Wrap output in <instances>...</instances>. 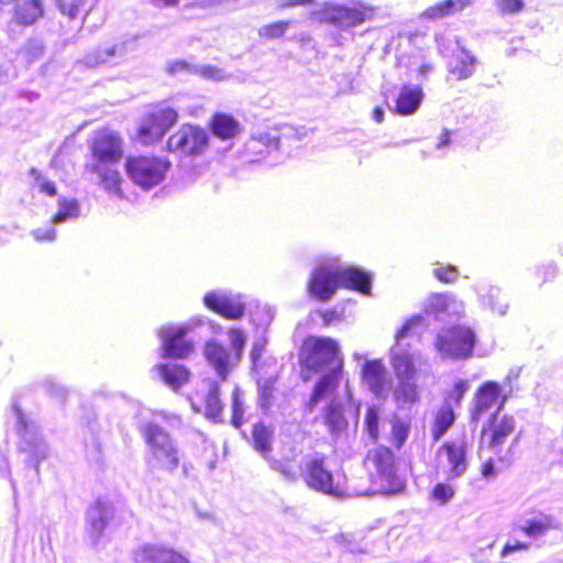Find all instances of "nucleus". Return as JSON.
Returning <instances> with one entry per match:
<instances>
[{
    "mask_svg": "<svg viewBox=\"0 0 563 563\" xmlns=\"http://www.w3.org/2000/svg\"><path fill=\"white\" fill-rule=\"evenodd\" d=\"M249 313L256 328L258 336L253 342L251 360L253 373L256 376L257 384V404L263 412H266L273 406L275 384L278 377L277 361L273 356H264L263 352L267 343L265 334L274 318L272 309L267 305H261L253 300L250 305Z\"/></svg>",
    "mask_w": 563,
    "mask_h": 563,
    "instance_id": "nucleus-1",
    "label": "nucleus"
},
{
    "mask_svg": "<svg viewBox=\"0 0 563 563\" xmlns=\"http://www.w3.org/2000/svg\"><path fill=\"white\" fill-rule=\"evenodd\" d=\"M340 287L369 295L372 275L360 267L341 263L338 257L321 261L311 273L309 294L321 301H328Z\"/></svg>",
    "mask_w": 563,
    "mask_h": 563,
    "instance_id": "nucleus-2",
    "label": "nucleus"
},
{
    "mask_svg": "<svg viewBox=\"0 0 563 563\" xmlns=\"http://www.w3.org/2000/svg\"><path fill=\"white\" fill-rule=\"evenodd\" d=\"M305 360L307 368L321 371L327 366L333 365L330 372L323 375L317 383L310 406H316L327 396L332 395L336 389L342 375V360L339 357L340 350L336 341L330 338H311L303 344Z\"/></svg>",
    "mask_w": 563,
    "mask_h": 563,
    "instance_id": "nucleus-3",
    "label": "nucleus"
},
{
    "mask_svg": "<svg viewBox=\"0 0 563 563\" xmlns=\"http://www.w3.org/2000/svg\"><path fill=\"white\" fill-rule=\"evenodd\" d=\"M499 411L492 416L488 427H484L481 437V449L487 446L504 467H509L514 462V448L518 439L511 440L510 444L504 449L507 440L515 432L516 420L512 416H499Z\"/></svg>",
    "mask_w": 563,
    "mask_h": 563,
    "instance_id": "nucleus-4",
    "label": "nucleus"
},
{
    "mask_svg": "<svg viewBox=\"0 0 563 563\" xmlns=\"http://www.w3.org/2000/svg\"><path fill=\"white\" fill-rule=\"evenodd\" d=\"M365 464L371 474L372 494H388L400 487L396 476L395 456L390 449L377 446L368 451Z\"/></svg>",
    "mask_w": 563,
    "mask_h": 563,
    "instance_id": "nucleus-5",
    "label": "nucleus"
},
{
    "mask_svg": "<svg viewBox=\"0 0 563 563\" xmlns=\"http://www.w3.org/2000/svg\"><path fill=\"white\" fill-rule=\"evenodd\" d=\"M468 446L465 437L445 441L435 453V474L451 482L462 477L468 470Z\"/></svg>",
    "mask_w": 563,
    "mask_h": 563,
    "instance_id": "nucleus-6",
    "label": "nucleus"
},
{
    "mask_svg": "<svg viewBox=\"0 0 563 563\" xmlns=\"http://www.w3.org/2000/svg\"><path fill=\"white\" fill-rule=\"evenodd\" d=\"M424 318L421 314L410 318L396 334V344L391 349L390 364L396 379H416V363L419 354L410 351L402 341L413 334V329L421 325Z\"/></svg>",
    "mask_w": 563,
    "mask_h": 563,
    "instance_id": "nucleus-7",
    "label": "nucleus"
},
{
    "mask_svg": "<svg viewBox=\"0 0 563 563\" xmlns=\"http://www.w3.org/2000/svg\"><path fill=\"white\" fill-rule=\"evenodd\" d=\"M305 135L292 125L257 129L249 137V162H260L279 148L283 140H300Z\"/></svg>",
    "mask_w": 563,
    "mask_h": 563,
    "instance_id": "nucleus-8",
    "label": "nucleus"
},
{
    "mask_svg": "<svg viewBox=\"0 0 563 563\" xmlns=\"http://www.w3.org/2000/svg\"><path fill=\"white\" fill-rule=\"evenodd\" d=\"M476 342L475 332L463 325L442 329L434 345L442 358L465 360L472 356Z\"/></svg>",
    "mask_w": 563,
    "mask_h": 563,
    "instance_id": "nucleus-9",
    "label": "nucleus"
},
{
    "mask_svg": "<svg viewBox=\"0 0 563 563\" xmlns=\"http://www.w3.org/2000/svg\"><path fill=\"white\" fill-rule=\"evenodd\" d=\"M146 443L157 464L173 473L179 465V452L169 434L159 426L148 423L143 427Z\"/></svg>",
    "mask_w": 563,
    "mask_h": 563,
    "instance_id": "nucleus-10",
    "label": "nucleus"
},
{
    "mask_svg": "<svg viewBox=\"0 0 563 563\" xmlns=\"http://www.w3.org/2000/svg\"><path fill=\"white\" fill-rule=\"evenodd\" d=\"M169 167V163L157 157H129L125 163L128 176L142 188L159 184Z\"/></svg>",
    "mask_w": 563,
    "mask_h": 563,
    "instance_id": "nucleus-11",
    "label": "nucleus"
},
{
    "mask_svg": "<svg viewBox=\"0 0 563 563\" xmlns=\"http://www.w3.org/2000/svg\"><path fill=\"white\" fill-rule=\"evenodd\" d=\"M300 475L310 488L332 496L340 495L339 488L333 485V475L327 468L322 454L306 455L301 462Z\"/></svg>",
    "mask_w": 563,
    "mask_h": 563,
    "instance_id": "nucleus-12",
    "label": "nucleus"
},
{
    "mask_svg": "<svg viewBox=\"0 0 563 563\" xmlns=\"http://www.w3.org/2000/svg\"><path fill=\"white\" fill-rule=\"evenodd\" d=\"M208 140L206 130L186 124L168 139L167 147L184 155H199L206 150Z\"/></svg>",
    "mask_w": 563,
    "mask_h": 563,
    "instance_id": "nucleus-13",
    "label": "nucleus"
},
{
    "mask_svg": "<svg viewBox=\"0 0 563 563\" xmlns=\"http://www.w3.org/2000/svg\"><path fill=\"white\" fill-rule=\"evenodd\" d=\"M176 110L165 107L148 114L139 128V139L143 144L154 143L176 123Z\"/></svg>",
    "mask_w": 563,
    "mask_h": 563,
    "instance_id": "nucleus-14",
    "label": "nucleus"
},
{
    "mask_svg": "<svg viewBox=\"0 0 563 563\" xmlns=\"http://www.w3.org/2000/svg\"><path fill=\"white\" fill-rule=\"evenodd\" d=\"M176 110L165 107L148 114L139 128V139L143 144L154 143L176 123Z\"/></svg>",
    "mask_w": 563,
    "mask_h": 563,
    "instance_id": "nucleus-15",
    "label": "nucleus"
},
{
    "mask_svg": "<svg viewBox=\"0 0 563 563\" xmlns=\"http://www.w3.org/2000/svg\"><path fill=\"white\" fill-rule=\"evenodd\" d=\"M362 384L378 399H386L391 391V379L380 360L366 361L362 366Z\"/></svg>",
    "mask_w": 563,
    "mask_h": 563,
    "instance_id": "nucleus-16",
    "label": "nucleus"
},
{
    "mask_svg": "<svg viewBox=\"0 0 563 563\" xmlns=\"http://www.w3.org/2000/svg\"><path fill=\"white\" fill-rule=\"evenodd\" d=\"M371 9L365 7L347 8L343 5H327L322 12V20L338 27H352L363 23L372 16Z\"/></svg>",
    "mask_w": 563,
    "mask_h": 563,
    "instance_id": "nucleus-17",
    "label": "nucleus"
},
{
    "mask_svg": "<svg viewBox=\"0 0 563 563\" xmlns=\"http://www.w3.org/2000/svg\"><path fill=\"white\" fill-rule=\"evenodd\" d=\"M189 328L186 325H164L159 330L164 356L184 358L192 352V343L185 339Z\"/></svg>",
    "mask_w": 563,
    "mask_h": 563,
    "instance_id": "nucleus-18",
    "label": "nucleus"
},
{
    "mask_svg": "<svg viewBox=\"0 0 563 563\" xmlns=\"http://www.w3.org/2000/svg\"><path fill=\"white\" fill-rule=\"evenodd\" d=\"M91 151L93 163L117 165L123 154L122 141L112 132H101L96 135Z\"/></svg>",
    "mask_w": 563,
    "mask_h": 563,
    "instance_id": "nucleus-19",
    "label": "nucleus"
},
{
    "mask_svg": "<svg viewBox=\"0 0 563 563\" xmlns=\"http://www.w3.org/2000/svg\"><path fill=\"white\" fill-rule=\"evenodd\" d=\"M463 311L464 307L461 301L445 295H432L424 305V313L441 322L460 318Z\"/></svg>",
    "mask_w": 563,
    "mask_h": 563,
    "instance_id": "nucleus-20",
    "label": "nucleus"
},
{
    "mask_svg": "<svg viewBox=\"0 0 563 563\" xmlns=\"http://www.w3.org/2000/svg\"><path fill=\"white\" fill-rule=\"evenodd\" d=\"M205 305L219 314L236 319L243 314L244 306L240 296H234L225 291H211L203 298Z\"/></svg>",
    "mask_w": 563,
    "mask_h": 563,
    "instance_id": "nucleus-21",
    "label": "nucleus"
},
{
    "mask_svg": "<svg viewBox=\"0 0 563 563\" xmlns=\"http://www.w3.org/2000/svg\"><path fill=\"white\" fill-rule=\"evenodd\" d=\"M114 516V507L108 500L98 499L87 511L88 532L96 543Z\"/></svg>",
    "mask_w": 563,
    "mask_h": 563,
    "instance_id": "nucleus-22",
    "label": "nucleus"
},
{
    "mask_svg": "<svg viewBox=\"0 0 563 563\" xmlns=\"http://www.w3.org/2000/svg\"><path fill=\"white\" fill-rule=\"evenodd\" d=\"M16 419L19 423V431L22 433L23 444L22 450L29 452L38 464L47 456L48 448L42 438L34 431L30 430L23 413L16 409ZM37 467V465H35Z\"/></svg>",
    "mask_w": 563,
    "mask_h": 563,
    "instance_id": "nucleus-23",
    "label": "nucleus"
},
{
    "mask_svg": "<svg viewBox=\"0 0 563 563\" xmlns=\"http://www.w3.org/2000/svg\"><path fill=\"white\" fill-rule=\"evenodd\" d=\"M503 389L500 385L495 382L484 383L475 395L474 408L472 410V420L478 421L483 413H485L497 401L498 398L503 399Z\"/></svg>",
    "mask_w": 563,
    "mask_h": 563,
    "instance_id": "nucleus-24",
    "label": "nucleus"
},
{
    "mask_svg": "<svg viewBox=\"0 0 563 563\" xmlns=\"http://www.w3.org/2000/svg\"><path fill=\"white\" fill-rule=\"evenodd\" d=\"M136 563H189L181 554L173 550L144 545L135 553Z\"/></svg>",
    "mask_w": 563,
    "mask_h": 563,
    "instance_id": "nucleus-25",
    "label": "nucleus"
},
{
    "mask_svg": "<svg viewBox=\"0 0 563 563\" xmlns=\"http://www.w3.org/2000/svg\"><path fill=\"white\" fill-rule=\"evenodd\" d=\"M393 399L399 409H410L420 399L416 379H396L391 385Z\"/></svg>",
    "mask_w": 563,
    "mask_h": 563,
    "instance_id": "nucleus-26",
    "label": "nucleus"
},
{
    "mask_svg": "<svg viewBox=\"0 0 563 563\" xmlns=\"http://www.w3.org/2000/svg\"><path fill=\"white\" fill-rule=\"evenodd\" d=\"M473 0H443L427 8L420 15L421 19L437 21L454 13L461 12L471 5Z\"/></svg>",
    "mask_w": 563,
    "mask_h": 563,
    "instance_id": "nucleus-27",
    "label": "nucleus"
},
{
    "mask_svg": "<svg viewBox=\"0 0 563 563\" xmlns=\"http://www.w3.org/2000/svg\"><path fill=\"white\" fill-rule=\"evenodd\" d=\"M423 99V91L419 86L405 85L400 89L396 110L401 115H409L415 113L421 104Z\"/></svg>",
    "mask_w": 563,
    "mask_h": 563,
    "instance_id": "nucleus-28",
    "label": "nucleus"
},
{
    "mask_svg": "<svg viewBox=\"0 0 563 563\" xmlns=\"http://www.w3.org/2000/svg\"><path fill=\"white\" fill-rule=\"evenodd\" d=\"M205 355L219 376L224 380L231 364L230 353L222 345L216 342H209L206 344Z\"/></svg>",
    "mask_w": 563,
    "mask_h": 563,
    "instance_id": "nucleus-29",
    "label": "nucleus"
},
{
    "mask_svg": "<svg viewBox=\"0 0 563 563\" xmlns=\"http://www.w3.org/2000/svg\"><path fill=\"white\" fill-rule=\"evenodd\" d=\"M205 394L203 398V412L209 419L217 420L223 410V405L220 400L219 384L214 380L208 379L203 382Z\"/></svg>",
    "mask_w": 563,
    "mask_h": 563,
    "instance_id": "nucleus-30",
    "label": "nucleus"
},
{
    "mask_svg": "<svg viewBox=\"0 0 563 563\" xmlns=\"http://www.w3.org/2000/svg\"><path fill=\"white\" fill-rule=\"evenodd\" d=\"M115 165L110 164H101V163H92L91 164V170L96 173L103 186V188L108 191H112L113 194L121 196V176L117 168H114Z\"/></svg>",
    "mask_w": 563,
    "mask_h": 563,
    "instance_id": "nucleus-31",
    "label": "nucleus"
},
{
    "mask_svg": "<svg viewBox=\"0 0 563 563\" xmlns=\"http://www.w3.org/2000/svg\"><path fill=\"white\" fill-rule=\"evenodd\" d=\"M159 376L173 390H177L184 384L188 383L190 372L180 364H164L157 367Z\"/></svg>",
    "mask_w": 563,
    "mask_h": 563,
    "instance_id": "nucleus-32",
    "label": "nucleus"
},
{
    "mask_svg": "<svg viewBox=\"0 0 563 563\" xmlns=\"http://www.w3.org/2000/svg\"><path fill=\"white\" fill-rule=\"evenodd\" d=\"M274 428L264 423H256L253 427V446L263 457L267 459L272 452L274 441Z\"/></svg>",
    "mask_w": 563,
    "mask_h": 563,
    "instance_id": "nucleus-33",
    "label": "nucleus"
},
{
    "mask_svg": "<svg viewBox=\"0 0 563 563\" xmlns=\"http://www.w3.org/2000/svg\"><path fill=\"white\" fill-rule=\"evenodd\" d=\"M212 132L220 139H231L241 131L239 122L231 115L217 113L211 122Z\"/></svg>",
    "mask_w": 563,
    "mask_h": 563,
    "instance_id": "nucleus-34",
    "label": "nucleus"
},
{
    "mask_svg": "<svg viewBox=\"0 0 563 563\" xmlns=\"http://www.w3.org/2000/svg\"><path fill=\"white\" fill-rule=\"evenodd\" d=\"M482 305L487 307L492 312L505 316L508 310V302L505 295L497 287L490 286L485 294H481Z\"/></svg>",
    "mask_w": 563,
    "mask_h": 563,
    "instance_id": "nucleus-35",
    "label": "nucleus"
},
{
    "mask_svg": "<svg viewBox=\"0 0 563 563\" xmlns=\"http://www.w3.org/2000/svg\"><path fill=\"white\" fill-rule=\"evenodd\" d=\"M553 528V520L548 516H539L536 518L527 519L519 527L520 531H522L531 539H538Z\"/></svg>",
    "mask_w": 563,
    "mask_h": 563,
    "instance_id": "nucleus-36",
    "label": "nucleus"
},
{
    "mask_svg": "<svg viewBox=\"0 0 563 563\" xmlns=\"http://www.w3.org/2000/svg\"><path fill=\"white\" fill-rule=\"evenodd\" d=\"M455 420V415L450 405L442 406L435 416L431 434L434 441H439L451 428Z\"/></svg>",
    "mask_w": 563,
    "mask_h": 563,
    "instance_id": "nucleus-37",
    "label": "nucleus"
},
{
    "mask_svg": "<svg viewBox=\"0 0 563 563\" xmlns=\"http://www.w3.org/2000/svg\"><path fill=\"white\" fill-rule=\"evenodd\" d=\"M324 420L331 433H338L345 428L342 400L335 398L331 401L325 410Z\"/></svg>",
    "mask_w": 563,
    "mask_h": 563,
    "instance_id": "nucleus-38",
    "label": "nucleus"
},
{
    "mask_svg": "<svg viewBox=\"0 0 563 563\" xmlns=\"http://www.w3.org/2000/svg\"><path fill=\"white\" fill-rule=\"evenodd\" d=\"M134 41H121L113 44L102 45L103 55L109 66L121 63L128 53L133 49Z\"/></svg>",
    "mask_w": 563,
    "mask_h": 563,
    "instance_id": "nucleus-39",
    "label": "nucleus"
},
{
    "mask_svg": "<svg viewBox=\"0 0 563 563\" xmlns=\"http://www.w3.org/2000/svg\"><path fill=\"white\" fill-rule=\"evenodd\" d=\"M43 14L41 0H31L19 4L15 9L18 22L29 25L36 21Z\"/></svg>",
    "mask_w": 563,
    "mask_h": 563,
    "instance_id": "nucleus-40",
    "label": "nucleus"
},
{
    "mask_svg": "<svg viewBox=\"0 0 563 563\" xmlns=\"http://www.w3.org/2000/svg\"><path fill=\"white\" fill-rule=\"evenodd\" d=\"M80 214V207L76 199L60 198L58 200V210L52 218L51 223L59 224L67 220L76 219Z\"/></svg>",
    "mask_w": 563,
    "mask_h": 563,
    "instance_id": "nucleus-41",
    "label": "nucleus"
},
{
    "mask_svg": "<svg viewBox=\"0 0 563 563\" xmlns=\"http://www.w3.org/2000/svg\"><path fill=\"white\" fill-rule=\"evenodd\" d=\"M476 58L465 48H461L456 57V64L452 68V73L457 79H466L471 77L475 70Z\"/></svg>",
    "mask_w": 563,
    "mask_h": 563,
    "instance_id": "nucleus-42",
    "label": "nucleus"
},
{
    "mask_svg": "<svg viewBox=\"0 0 563 563\" xmlns=\"http://www.w3.org/2000/svg\"><path fill=\"white\" fill-rule=\"evenodd\" d=\"M290 25L289 21H277L266 24L258 30L261 37L266 40H275L282 37Z\"/></svg>",
    "mask_w": 563,
    "mask_h": 563,
    "instance_id": "nucleus-43",
    "label": "nucleus"
},
{
    "mask_svg": "<svg viewBox=\"0 0 563 563\" xmlns=\"http://www.w3.org/2000/svg\"><path fill=\"white\" fill-rule=\"evenodd\" d=\"M192 74L213 81H221L227 78L222 69L211 65H192Z\"/></svg>",
    "mask_w": 563,
    "mask_h": 563,
    "instance_id": "nucleus-44",
    "label": "nucleus"
},
{
    "mask_svg": "<svg viewBox=\"0 0 563 563\" xmlns=\"http://www.w3.org/2000/svg\"><path fill=\"white\" fill-rule=\"evenodd\" d=\"M243 400H242V391L239 388H235L232 393V424L241 429L243 426Z\"/></svg>",
    "mask_w": 563,
    "mask_h": 563,
    "instance_id": "nucleus-45",
    "label": "nucleus"
},
{
    "mask_svg": "<svg viewBox=\"0 0 563 563\" xmlns=\"http://www.w3.org/2000/svg\"><path fill=\"white\" fill-rule=\"evenodd\" d=\"M409 434V424L399 420L395 419L391 422V438L393 443L399 449L402 446V444L406 442Z\"/></svg>",
    "mask_w": 563,
    "mask_h": 563,
    "instance_id": "nucleus-46",
    "label": "nucleus"
},
{
    "mask_svg": "<svg viewBox=\"0 0 563 563\" xmlns=\"http://www.w3.org/2000/svg\"><path fill=\"white\" fill-rule=\"evenodd\" d=\"M494 3L503 15L519 13L525 8V0H494Z\"/></svg>",
    "mask_w": 563,
    "mask_h": 563,
    "instance_id": "nucleus-47",
    "label": "nucleus"
},
{
    "mask_svg": "<svg viewBox=\"0 0 563 563\" xmlns=\"http://www.w3.org/2000/svg\"><path fill=\"white\" fill-rule=\"evenodd\" d=\"M81 63L89 68L109 66L108 60L104 58L102 46L96 47L87 53Z\"/></svg>",
    "mask_w": 563,
    "mask_h": 563,
    "instance_id": "nucleus-48",
    "label": "nucleus"
},
{
    "mask_svg": "<svg viewBox=\"0 0 563 563\" xmlns=\"http://www.w3.org/2000/svg\"><path fill=\"white\" fill-rule=\"evenodd\" d=\"M31 175L33 176L34 183L40 188L41 192L46 194L51 197L56 196L57 190H56V186L53 181L48 180L35 168L31 169Z\"/></svg>",
    "mask_w": 563,
    "mask_h": 563,
    "instance_id": "nucleus-49",
    "label": "nucleus"
},
{
    "mask_svg": "<svg viewBox=\"0 0 563 563\" xmlns=\"http://www.w3.org/2000/svg\"><path fill=\"white\" fill-rule=\"evenodd\" d=\"M86 0H55L63 14L74 19Z\"/></svg>",
    "mask_w": 563,
    "mask_h": 563,
    "instance_id": "nucleus-50",
    "label": "nucleus"
},
{
    "mask_svg": "<svg viewBox=\"0 0 563 563\" xmlns=\"http://www.w3.org/2000/svg\"><path fill=\"white\" fill-rule=\"evenodd\" d=\"M519 377V369L512 368L509 371L508 375L505 377L503 382L501 389L504 391L503 394V400L500 401L498 406V410H501L507 401V399L510 397L512 393V382L518 379Z\"/></svg>",
    "mask_w": 563,
    "mask_h": 563,
    "instance_id": "nucleus-51",
    "label": "nucleus"
},
{
    "mask_svg": "<svg viewBox=\"0 0 563 563\" xmlns=\"http://www.w3.org/2000/svg\"><path fill=\"white\" fill-rule=\"evenodd\" d=\"M454 495V488L449 483H438L432 489V497L442 504L449 501Z\"/></svg>",
    "mask_w": 563,
    "mask_h": 563,
    "instance_id": "nucleus-52",
    "label": "nucleus"
},
{
    "mask_svg": "<svg viewBox=\"0 0 563 563\" xmlns=\"http://www.w3.org/2000/svg\"><path fill=\"white\" fill-rule=\"evenodd\" d=\"M44 388L51 397H53L54 399H56L57 401H60V402H63L68 395V390L66 387H64L51 379L45 380Z\"/></svg>",
    "mask_w": 563,
    "mask_h": 563,
    "instance_id": "nucleus-53",
    "label": "nucleus"
},
{
    "mask_svg": "<svg viewBox=\"0 0 563 563\" xmlns=\"http://www.w3.org/2000/svg\"><path fill=\"white\" fill-rule=\"evenodd\" d=\"M271 465L274 470L278 471L286 479L290 482L297 481L298 474L291 465L276 460L272 461Z\"/></svg>",
    "mask_w": 563,
    "mask_h": 563,
    "instance_id": "nucleus-54",
    "label": "nucleus"
},
{
    "mask_svg": "<svg viewBox=\"0 0 563 563\" xmlns=\"http://www.w3.org/2000/svg\"><path fill=\"white\" fill-rule=\"evenodd\" d=\"M31 234L37 242H53L56 239V230L52 225L34 229Z\"/></svg>",
    "mask_w": 563,
    "mask_h": 563,
    "instance_id": "nucleus-55",
    "label": "nucleus"
},
{
    "mask_svg": "<svg viewBox=\"0 0 563 563\" xmlns=\"http://www.w3.org/2000/svg\"><path fill=\"white\" fill-rule=\"evenodd\" d=\"M365 424L371 438L376 439L378 435V413L374 408L367 410Z\"/></svg>",
    "mask_w": 563,
    "mask_h": 563,
    "instance_id": "nucleus-56",
    "label": "nucleus"
},
{
    "mask_svg": "<svg viewBox=\"0 0 563 563\" xmlns=\"http://www.w3.org/2000/svg\"><path fill=\"white\" fill-rule=\"evenodd\" d=\"M498 464H499V466L496 467L494 459L488 457L482 465V468H481L482 476L487 481L494 479L497 476L498 472L501 471L503 468H505L499 462H498Z\"/></svg>",
    "mask_w": 563,
    "mask_h": 563,
    "instance_id": "nucleus-57",
    "label": "nucleus"
},
{
    "mask_svg": "<svg viewBox=\"0 0 563 563\" xmlns=\"http://www.w3.org/2000/svg\"><path fill=\"white\" fill-rule=\"evenodd\" d=\"M433 274L443 283H452L457 278V269L454 266L438 267Z\"/></svg>",
    "mask_w": 563,
    "mask_h": 563,
    "instance_id": "nucleus-58",
    "label": "nucleus"
},
{
    "mask_svg": "<svg viewBox=\"0 0 563 563\" xmlns=\"http://www.w3.org/2000/svg\"><path fill=\"white\" fill-rule=\"evenodd\" d=\"M230 339H231L232 346L235 350L236 357L240 361L242 357L243 346H244L243 333L239 332V331H231Z\"/></svg>",
    "mask_w": 563,
    "mask_h": 563,
    "instance_id": "nucleus-59",
    "label": "nucleus"
},
{
    "mask_svg": "<svg viewBox=\"0 0 563 563\" xmlns=\"http://www.w3.org/2000/svg\"><path fill=\"white\" fill-rule=\"evenodd\" d=\"M468 388H470V385L466 380H462V379L457 380L454 384L453 390L451 393V398L459 401L464 396V394L468 390Z\"/></svg>",
    "mask_w": 563,
    "mask_h": 563,
    "instance_id": "nucleus-60",
    "label": "nucleus"
},
{
    "mask_svg": "<svg viewBox=\"0 0 563 563\" xmlns=\"http://www.w3.org/2000/svg\"><path fill=\"white\" fill-rule=\"evenodd\" d=\"M530 548L529 543L526 542H516L515 544H506L501 551V556L506 558L507 555L516 552V551H526Z\"/></svg>",
    "mask_w": 563,
    "mask_h": 563,
    "instance_id": "nucleus-61",
    "label": "nucleus"
},
{
    "mask_svg": "<svg viewBox=\"0 0 563 563\" xmlns=\"http://www.w3.org/2000/svg\"><path fill=\"white\" fill-rule=\"evenodd\" d=\"M168 70L172 74H178L181 71L192 73V65L183 60H177L169 65Z\"/></svg>",
    "mask_w": 563,
    "mask_h": 563,
    "instance_id": "nucleus-62",
    "label": "nucleus"
},
{
    "mask_svg": "<svg viewBox=\"0 0 563 563\" xmlns=\"http://www.w3.org/2000/svg\"><path fill=\"white\" fill-rule=\"evenodd\" d=\"M313 0H277L279 8L303 7L311 4Z\"/></svg>",
    "mask_w": 563,
    "mask_h": 563,
    "instance_id": "nucleus-63",
    "label": "nucleus"
},
{
    "mask_svg": "<svg viewBox=\"0 0 563 563\" xmlns=\"http://www.w3.org/2000/svg\"><path fill=\"white\" fill-rule=\"evenodd\" d=\"M451 143V132L444 129L439 137V142L437 143V148L442 150Z\"/></svg>",
    "mask_w": 563,
    "mask_h": 563,
    "instance_id": "nucleus-64",
    "label": "nucleus"
}]
</instances>
